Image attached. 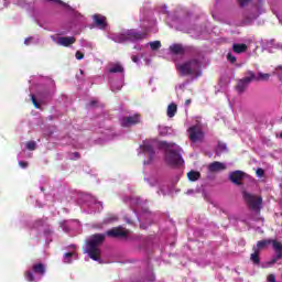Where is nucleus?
Wrapping results in <instances>:
<instances>
[{
  "instance_id": "1",
  "label": "nucleus",
  "mask_w": 282,
  "mask_h": 282,
  "mask_svg": "<svg viewBox=\"0 0 282 282\" xmlns=\"http://www.w3.org/2000/svg\"><path fill=\"white\" fill-rule=\"evenodd\" d=\"M159 149L165 151V162L170 166H184V159L182 158V148L176 143H169L166 141L159 142Z\"/></svg>"
},
{
  "instance_id": "2",
  "label": "nucleus",
  "mask_w": 282,
  "mask_h": 282,
  "mask_svg": "<svg viewBox=\"0 0 282 282\" xmlns=\"http://www.w3.org/2000/svg\"><path fill=\"white\" fill-rule=\"evenodd\" d=\"M203 65L204 55H197L183 64H176V69L181 76H196V78H199Z\"/></svg>"
},
{
  "instance_id": "3",
  "label": "nucleus",
  "mask_w": 282,
  "mask_h": 282,
  "mask_svg": "<svg viewBox=\"0 0 282 282\" xmlns=\"http://www.w3.org/2000/svg\"><path fill=\"white\" fill-rule=\"evenodd\" d=\"M107 234H95L90 237V240L86 245V252L93 259V261H100V248L101 243H105Z\"/></svg>"
},
{
  "instance_id": "4",
  "label": "nucleus",
  "mask_w": 282,
  "mask_h": 282,
  "mask_svg": "<svg viewBox=\"0 0 282 282\" xmlns=\"http://www.w3.org/2000/svg\"><path fill=\"white\" fill-rule=\"evenodd\" d=\"M204 131H206V124H204L202 121H196L195 124L187 129L188 139L193 144H196V142H202L205 135Z\"/></svg>"
},
{
  "instance_id": "5",
  "label": "nucleus",
  "mask_w": 282,
  "mask_h": 282,
  "mask_svg": "<svg viewBox=\"0 0 282 282\" xmlns=\"http://www.w3.org/2000/svg\"><path fill=\"white\" fill-rule=\"evenodd\" d=\"M141 39L142 33L137 32L133 29L113 36L115 43H126V41H131L132 43H135V41H140Z\"/></svg>"
},
{
  "instance_id": "6",
  "label": "nucleus",
  "mask_w": 282,
  "mask_h": 282,
  "mask_svg": "<svg viewBox=\"0 0 282 282\" xmlns=\"http://www.w3.org/2000/svg\"><path fill=\"white\" fill-rule=\"evenodd\" d=\"M155 144H158V141L155 140H145L143 141L142 151L143 155L150 158V161H145L144 164H151V160L155 158Z\"/></svg>"
},
{
  "instance_id": "7",
  "label": "nucleus",
  "mask_w": 282,
  "mask_h": 282,
  "mask_svg": "<svg viewBox=\"0 0 282 282\" xmlns=\"http://www.w3.org/2000/svg\"><path fill=\"white\" fill-rule=\"evenodd\" d=\"M106 237H110L111 239H127L129 237V230L124 227H113L106 231Z\"/></svg>"
},
{
  "instance_id": "8",
  "label": "nucleus",
  "mask_w": 282,
  "mask_h": 282,
  "mask_svg": "<svg viewBox=\"0 0 282 282\" xmlns=\"http://www.w3.org/2000/svg\"><path fill=\"white\" fill-rule=\"evenodd\" d=\"M243 198L246 199L248 206L251 210H261V204L263 199L261 197H254L247 192H243Z\"/></svg>"
},
{
  "instance_id": "9",
  "label": "nucleus",
  "mask_w": 282,
  "mask_h": 282,
  "mask_svg": "<svg viewBox=\"0 0 282 282\" xmlns=\"http://www.w3.org/2000/svg\"><path fill=\"white\" fill-rule=\"evenodd\" d=\"M142 282H155V273L153 272V265L149 260L143 262V275Z\"/></svg>"
},
{
  "instance_id": "10",
  "label": "nucleus",
  "mask_w": 282,
  "mask_h": 282,
  "mask_svg": "<svg viewBox=\"0 0 282 282\" xmlns=\"http://www.w3.org/2000/svg\"><path fill=\"white\" fill-rule=\"evenodd\" d=\"M143 28L145 30H153L155 25H158V20L153 15V11H144L143 12Z\"/></svg>"
},
{
  "instance_id": "11",
  "label": "nucleus",
  "mask_w": 282,
  "mask_h": 282,
  "mask_svg": "<svg viewBox=\"0 0 282 282\" xmlns=\"http://www.w3.org/2000/svg\"><path fill=\"white\" fill-rule=\"evenodd\" d=\"M142 228L143 230L152 226L153 221H155V214L149 210V208L143 207L142 209Z\"/></svg>"
},
{
  "instance_id": "12",
  "label": "nucleus",
  "mask_w": 282,
  "mask_h": 282,
  "mask_svg": "<svg viewBox=\"0 0 282 282\" xmlns=\"http://www.w3.org/2000/svg\"><path fill=\"white\" fill-rule=\"evenodd\" d=\"M140 118H141L140 115L123 117L120 120V124L121 127H124V128L134 127V124H139Z\"/></svg>"
},
{
  "instance_id": "13",
  "label": "nucleus",
  "mask_w": 282,
  "mask_h": 282,
  "mask_svg": "<svg viewBox=\"0 0 282 282\" xmlns=\"http://www.w3.org/2000/svg\"><path fill=\"white\" fill-rule=\"evenodd\" d=\"M270 74L268 73H258V75H254L252 72L247 73V83H252V80H269Z\"/></svg>"
},
{
  "instance_id": "14",
  "label": "nucleus",
  "mask_w": 282,
  "mask_h": 282,
  "mask_svg": "<svg viewBox=\"0 0 282 282\" xmlns=\"http://www.w3.org/2000/svg\"><path fill=\"white\" fill-rule=\"evenodd\" d=\"M93 21L99 30H107V17L102 14H94Z\"/></svg>"
},
{
  "instance_id": "15",
  "label": "nucleus",
  "mask_w": 282,
  "mask_h": 282,
  "mask_svg": "<svg viewBox=\"0 0 282 282\" xmlns=\"http://www.w3.org/2000/svg\"><path fill=\"white\" fill-rule=\"evenodd\" d=\"M271 243L273 246V250L275 251V257L271 263H276L279 259H282V243L276 240H271Z\"/></svg>"
},
{
  "instance_id": "16",
  "label": "nucleus",
  "mask_w": 282,
  "mask_h": 282,
  "mask_svg": "<svg viewBox=\"0 0 282 282\" xmlns=\"http://www.w3.org/2000/svg\"><path fill=\"white\" fill-rule=\"evenodd\" d=\"M243 175H246L242 171H235L229 174V180L237 186H241V181L243 180Z\"/></svg>"
},
{
  "instance_id": "17",
  "label": "nucleus",
  "mask_w": 282,
  "mask_h": 282,
  "mask_svg": "<svg viewBox=\"0 0 282 282\" xmlns=\"http://www.w3.org/2000/svg\"><path fill=\"white\" fill-rule=\"evenodd\" d=\"M76 43V37L74 36H61L57 37V44L62 45L63 47H69Z\"/></svg>"
},
{
  "instance_id": "18",
  "label": "nucleus",
  "mask_w": 282,
  "mask_h": 282,
  "mask_svg": "<svg viewBox=\"0 0 282 282\" xmlns=\"http://www.w3.org/2000/svg\"><path fill=\"white\" fill-rule=\"evenodd\" d=\"M170 52L172 54H184V52H186V47H184L182 44L175 43L170 45Z\"/></svg>"
},
{
  "instance_id": "19",
  "label": "nucleus",
  "mask_w": 282,
  "mask_h": 282,
  "mask_svg": "<svg viewBox=\"0 0 282 282\" xmlns=\"http://www.w3.org/2000/svg\"><path fill=\"white\" fill-rule=\"evenodd\" d=\"M159 135L165 138L166 135L173 134V128L167 126H159L158 127Z\"/></svg>"
},
{
  "instance_id": "20",
  "label": "nucleus",
  "mask_w": 282,
  "mask_h": 282,
  "mask_svg": "<svg viewBox=\"0 0 282 282\" xmlns=\"http://www.w3.org/2000/svg\"><path fill=\"white\" fill-rule=\"evenodd\" d=\"M209 171H212L213 173L217 171H226V164L215 161L212 164H209Z\"/></svg>"
},
{
  "instance_id": "21",
  "label": "nucleus",
  "mask_w": 282,
  "mask_h": 282,
  "mask_svg": "<svg viewBox=\"0 0 282 282\" xmlns=\"http://www.w3.org/2000/svg\"><path fill=\"white\" fill-rule=\"evenodd\" d=\"M32 270L35 274H39L40 276L45 275V264H43V263L33 264Z\"/></svg>"
},
{
  "instance_id": "22",
  "label": "nucleus",
  "mask_w": 282,
  "mask_h": 282,
  "mask_svg": "<svg viewBox=\"0 0 282 282\" xmlns=\"http://www.w3.org/2000/svg\"><path fill=\"white\" fill-rule=\"evenodd\" d=\"M246 50H248V45L246 44H232V51L235 52V54H243Z\"/></svg>"
},
{
  "instance_id": "23",
  "label": "nucleus",
  "mask_w": 282,
  "mask_h": 282,
  "mask_svg": "<svg viewBox=\"0 0 282 282\" xmlns=\"http://www.w3.org/2000/svg\"><path fill=\"white\" fill-rule=\"evenodd\" d=\"M270 243H272V240H260L257 242V246L253 247V250L261 252V250H263V248H265V246H270Z\"/></svg>"
},
{
  "instance_id": "24",
  "label": "nucleus",
  "mask_w": 282,
  "mask_h": 282,
  "mask_svg": "<svg viewBox=\"0 0 282 282\" xmlns=\"http://www.w3.org/2000/svg\"><path fill=\"white\" fill-rule=\"evenodd\" d=\"M248 78V76H246L245 78H242L238 86H237V91L239 94H242V91H245L246 87H248V85H250V82L246 80Z\"/></svg>"
},
{
  "instance_id": "25",
  "label": "nucleus",
  "mask_w": 282,
  "mask_h": 282,
  "mask_svg": "<svg viewBox=\"0 0 282 282\" xmlns=\"http://www.w3.org/2000/svg\"><path fill=\"white\" fill-rule=\"evenodd\" d=\"M109 73L110 74H123L124 73V67H122L120 64H113L110 68H109Z\"/></svg>"
},
{
  "instance_id": "26",
  "label": "nucleus",
  "mask_w": 282,
  "mask_h": 282,
  "mask_svg": "<svg viewBox=\"0 0 282 282\" xmlns=\"http://www.w3.org/2000/svg\"><path fill=\"white\" fill-rule=\"evenodd\" d=\"M144 47H150V50H152V52H158V50H160V47H162V42H160V41L149 42L148 44L144 45Z\"/></svg>"
},
{
  "instance_id": "27",
  "label": "nucleus",
  "mask_w": 282,
  "mask_h": 282,
  "mask_svg": "<svg viewBox=\"0 0 282 282\" xmlns=\"http://www.w3.org/2000/svg\"><path fill=\"white\" fill-rule=\"evenodd\" d=\"M175 113H177V105H175V102H172L167 106V117L174 118Z\"/></svg>"
},
{
  "instance_id": "28",
  "label": "nucleus",
  "mask_w": 282,
  "mask_h": 282,
  "mask_svg": "<svg viewBox=\"0 0 282 282\" xmlns=\"http://www.w3.org/2000/svg\"><path fill=\"white\" fill-rule=\"evenodd\" d=\"M228 151V147L226 143L219 142L218 145L216 147L215 153L216 155H221V153Z\"/></svg>"
},
{
  "instance_id": "29",
  "label": "nucleus",
  "mask_w": 282,
  "mask_h": 282,
  "mask_svg": "<svg viewBox=\"0 0 282 282\" xmlns=\"http://www.w3.org/2000/svg\"><path fill=\"white\" fill-rule=\"evenodd\" d=\"M260 252L261 251L253 250V253H251L250 259L254 265H259V263H261V259L259 258Z\"/></svg>"
},
{
  "instance_id": "30",
  "label": "nucleus",
  "mask_w": 282,
  "mask_h": 282,
  "mask_svg": "<svg viewBox=\"0 0 282 282\" xmlns=\"http://www.w3.org/2000/svg\"><path fill=\"white\" fill-rule=\"evenodd\" d=\"M202 174H199V172L197 171H191L187 174V177L189 180V182H197V180L200 177Z\"/></svg>"
},
{
  "instance_id": "31",
  "label": "nucleus",
  "mask_w": 282,
  "mask_h": 282,
  "mask_svg": "<svg viewBox=\"0 0 282 282\" xmlns=\"http://www.w3.org/2000/svg\"><path fill=\"white\" fill-rule=\"evenodd\" d=\"M31 101H32L33 107H35V109H41V102H39L36 100V96L31 95Z\"/></svg>"
},
{
  "instance_id": "32",
  "label": "nucleus",
  "mask_w": 282,
  "mask_h": 282,
  "mask_svg": "<svg viewBox=\"0 0 282 282\" xmlns=\"http://www.w3.org/2000/svg\"><path fill=\"white\" fill-rule=\"evenodd\" d=\"M74 257V252H67L64 254V263H72V258Z\"/></svg>"
},
{
  "instance_id": "33",
  "label": "nucleus",
  "mask_w": 282,
  "mask_h": 282,
  "mask_svg": "<svg viewBox=\"0 0 282 282\" xmlns=\"http://www.w3.org/2000/svg\"><path fill=\"white\" fill-rule=\"evenodd\" d=\"M26 149L29 151H35L36 150V142L35 141H29L26 142Z\"/></svg>"
},
{
  "instance_id": "34",
  "label": "nucleus",
  "mask_w": 282,
  "mask_h": 282,
  "mask_svg": "<svg viewBox=\"0 0 282 282\" xmlns=\"http://www.w3.org/2000/svg\"><path fill=\"white\" fill-rule=\"evenodd\" d=\"M24 278L29 281V282H34V273L32 271H26L24 273Z\"/></svg>"
},
{
  "instance_id": "35",
  "label": "nucleus",
  "mask_w": 282,
  "mask_h": 282,
  "mask_svg": "<svg viewBox=\"0 0 282 282\" xmlns=\"http://www.w3.org/2000/svg\"><path fill=\"white\" fill-rule=\"evenodd\" d=\"M159 12L161 14H167V17H169V14H170L169 7H166V4L161 6Z\"/></svg>"
},
{
  "instance_id": "36",
  "label": "nucleus",
  "mask_w": 282,
  "mask_h": 282,
  "mask_svg": "<svg viewBox=\"0 0 282 282\" xmlns=\"http://www.w3.org/2000/svg\"><path fill=\"white\" fill-rule=\"evenodd\" d=\"M186 85H188V82H185V83L180 84L178 86H176L177 94H180V91H184V89H186Z\"/></svg>"
},
{
  "instance_id": "37",
  "label": "nucleus",
  "mask_w": 282,
  "mask_h": 282,
  "mask_svg": "<svg viewBox=\"0 0 282 282\" xmlns=\"http://www.w3.org/2000/svg\"><path fill=\"white\" fill-rule=\"evenodd\" d=\"M227 61L229 63H236L237 62V57L235 55H232V53H228L227 54Z\"/></svg>"
},
{
  "instance_id": "38",
  "label": "nucleus",
  "mask_w": 282,
  "mask_h": 282,
  "mask_svg": "<svg viewBox=\"0 0 282 282\" xmlns=\"http://www.w3.org/2000/svg\"><path fill=\"white\" fill-rule=\"evenodd\" d=\"M275 75H278V78L280 80H282V67L279 66L278 68H275V72H274Z\"/></svg>"
},
{
  "instance_id": "39",
  "label": "nucleus",
  "mask_w": 282,
  "mask_h": 282,
  "mask_svg": "<svg viewBox=\"0 0 282 282\" xmlns=\"http://www.w3.org/2000/svg\"><path fill=\"white\" fill-rule=\"evenodd\" d=\"M51 3H58V6H63L64 8H67V3L63 2V0H48Z\"/></svg>"
},
{
  "instance_id": "40",
  "label": "nucleus",
  "mask_w": 282,
  "mask_h": 282,
  "mask_svg": "<svg viewBox=\"0 0 282 282\" xmlns=\"http://www.w3.org/2000/svg\"><path fill=\"white\" fill-rule=\"evenodd\" d=\"M145 182L150 185V186H155L158 184V181L155 178H145Z\"/></svg>"
},
{
  "instance_id": "41",
  "label": "nucleus",
  "mask_w": 282,
  "mask_h": 282,
  "mask_svg": "<svg viewBox=\"0 0 282 282\" xmlns=\"http://www.w3.org/2000/svg\"><path fill=\"white\" fill-rule=\"evenodd\" d=\"M75 56H76L77 61H83V58H85V54H83L80 51H77L75 53Z\"/></svg>"
},
{
  "instance_id": "42",
  "label": "nucleus",
  "mask_w": 282,
  "mask_h": 282,
  "mask_svg": "<svg viewBox=\"0 0 282 282\" xmlns=\"http://www.w3.org/2000/svg\"><path fill=\"white\" fill-rule=\"evenodd\" d=\"M258 177H263V175H265V171H263V169L259 167L257 171H256Z\"/></svg>"
},
{
  "instance_id": "43",
  "label": "nucleus",
  "mask_w": 282,
  "mask_h": 282,
  "mask_svg": "<svg viewBox=\"0 0 282 282\" xmlns=\"http://www.w3.org/2000/svg\"><path fill=\"white\" fill-rule=\"evenodd\" d=\"M238 3L241 8H246V4L250 3V0H238Z\"/></svg>"
},
{
  "instance_id": "44",
  "label": "nucleus",
  "mask_w": 282,
  "mask_h": 282,
  "mask_svg": "<svg viewBox=\"0 0 282 282\" xmlns=\"http://www.w3.org/2000/svg\"><path fill=\"white\" fill-rule=\"evenodd\" d=\"M263 9H259L258 13L251 17V20L253 21V19H257L260 14H263Z\"/></svg>"
},
{
  "instance_id": "45",
  "label": "nucleus",
  "mask_w": 282,
  "mask_h": 282,
  "mask_svg": "<svg viewBox=\"0 0 282 282\" xmlns=\"http://www.w3.org/2000/svg\"><path fill=\"white\" fill-rule=\"evenodd\" d=\"M19 166H21V169H28V162L20 161Z\"/></svg>"
},
{
  "instance_id": "46",
  "label": "nucleus",
  "mask_w": 282,
  "mask_h": 282,
  "mask_svg": "<svg viewBox=\"0 0 282 282\" xmlns=\"http://www.w3.org/2000/svg\"><path fill=\"white\" fill-rule=\"evenodd\" d=\"M140 61V57L138 55H132V62L138 63Z\"/></svg>"
},
{
  "instance_id": "47",
  "label": "nucleus",
  "mask_w": 282,
  "mask_h": 282,
  "mask_svg": "<svg viewBox=\"0 0 282 282\" xmlns=\"http://www.w3.org/2000/svg\"><path fill=\"white\" fill-rule=\"evenodd\" d=\"M194 32H196V34H202V32H204V31H202V29H199V26H197L196 29H194Z\"/></svg>"
},
{
  "instance_id": "48",
  "label": "nucleus",
  "mask_w": 282,
  "mask_h": 282,
  "mask_svg": "<svg viewBox=\"0 0 282 282\" xmlns=\"http://www.w3.org/2000/svg\"><path fill=\"white\" fill-rule=\"evenodd\" d=\"M73 155H74V158H76V160L80 159V153H78V152L73 153Z\"/></svg>"
},
{
  "instance_id": "49",
  "label": "nucleus",
  "mask_w": 282,
  "mask_h": 282,
  "mask_svg": "<svg viewBox=\"0 0 282 282\" xmlns=\"http://www.w3.org/2000/svg\"><path fill=\"white\" fill-rule=\"evenodd\" d=\"M96 100H91L90 102H89V107H96Z\"/></svg>"
},
{
  "instance_id": "50",
  "label": "nucleus",
  "mask_w": 282,
  "mask_h": 282,
  "mask_svg": "<svg viewBox=\"0 0 282 282\" xmlns=\"http://www.w3.org/2000/svg\"><path fill=\"white\" fill-rule=\"evenodd\" d=\"M191 105V99H187L186 101H185V107H188Z\"/></svg>"
},
{
  "instance_id": "51",
  "label": "nucleus",
  "mask_w": 282,
  "mask_h": 282,
  "mask_svg": "<svg viewBox=\"0 0 282 282\" xmlns=\"http://www.w3.org/2000/svg\"><path fill=\"white\" fill-rule=\"evenodd\" d=\"M194 193H195V191H193V189L187 191V195H193Z\"/></svg>"
},
{
  "instance_id": "52",
  "label": "nucleus",
  "mask_w": 282,
  "mask_h": 282,
  "mask_svg": "<svg viewBox=\"0 0 282 282\" xmlns=\"http://www.w3.org/2000/svg\"><path fill=\"white\" fill-rule=\"evenodd\" d=\"M213 18L214 19H219V17L217 14H215V13H213Z\"/></svg>"
},
{
  "instance_id": "53",
  "label": "nucleus",
  "mask_w": 282,
  "mask_h": 282,
  "mask_svg": "<svg viewBox=\"0 0 282 282\" xmlns=\"http://www.w3.org/2000/svg\"><path fill=\"white\" fill-rule=\"evenodd\" d=\"M221 0H216V3H219Z\"/></svg>"
},
{
  "instance_id": "54",
  "label": "nucleus",
  "mask_w": 282,
  "mask_h": 282,
  "mask_svg": "<svg viewBox=\"0 0 282 282\" xmlns=\"http://www.w3.org/2000/svg\"><path fill=\"white\" fill-rule=\"evenodd\" d=\"M188 32H189V33H193V31H192V30H189Z\"/></svg>"
},
{
  "instance_id": "55",
  "label": "nucleus",
  "mask_w": 282,
  "mask_h": 282,
  "mask_svg": "<svg viewBox=\"0 0 282 282\" xmlns=\"http://www.w3.org/2000/svg\"><path fill=\"white\" fill-rule=\"evenodd\" d=\"M281 138H282V133H281Z\"/></svg>"
}]
</instances>
